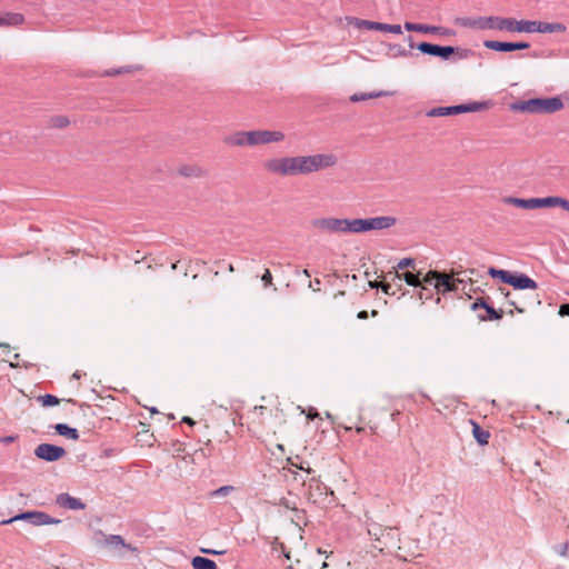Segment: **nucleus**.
<instances>
[{"instance_id": "f257e3e1", "label": "nucleus", "mask_w": 569, "mask_h": 569, "mask_svg": "<svg viewBox=\"0 0 569 569\" xmlns=\"http://www.w3.org/2000/svg\"><path fill=\"white\" fill-rule=\"evenodd\" d=\"M397 223L392 216L370 218L321 217L311 221L312 228L326 234H357L389 229Z\"/></svg>"}, {"instance_id": "f03ea898", "label": "nucleus", "mask_w": 569, "mask_h": 569, "mask_svg": "<svg viewBox=\"0 0 569 569\" xmlns=\"http://www.w3.org/2000/svg\"><path fill=\"white\" fill-rule=\"evenodd\" d=\"M338 159L332 153L270 158L263 168L270 174L280 177L306 176L335 167Z\"/></svg>"}, {"instance_id": "7ed1b4c3", "label": "nucleus", "mask_w": 569, "mask_h": 569, "mask_svg": "<svg viewBox=\"0 0 569 569\" xmlns=\"http://www.w3.org/2000/svg\"><path fill=\"white\" fill-rule=\"evenodd\" d=\"M248 430L258 438L274 436L286 423L279 407L254 406L246 413Z\"/></svg>"}, {"instance_id": "20e7f679", "label": "nucleus", "mask_w": 569, "mask_h": 569, "mask_svg": "<svg viewBox=\"0 0 569 569\" xmlns=\"http://www.w3.org/2000/svg\"><path fill=\"white\" fill-rule=\"evenodd\" d=\"M503 204L513 206L523 210H537L546 208H561L569 212V200L559 196H549L545 198H518L506 196L501 199Z\"/></svg>"}, {"instance_id": "39448f33", "label": "nucleus", "mask_w": 569, "mask_h": 569, "mask_svg": "<svg viewBox=\"0 0 569 569\" xmlns=\"http://www.w3.org/2000/svg\"><path fill=\"white\" fill-rule=\"evenodd\" d=\"M425 284H432L438 295H446L451 291L460 290V286L466 282L462 272L451 270L450 272H440L429 270L423 276Z\"/></svg>"}, {"instance_id": "423d86ee", "label": "nucleus", "mask_w": 569, "mask_h": 569, "mask_svg": "<svg viewBox=\"0 0 569 569\" xmlns=\"http://www.w3.org/2000/svg\"><path fill=\"white\" fill-rule=\"evenodd\" d=\"M512 110L528 113H553L563 108L560 98H536L512 104Z\"/></svg>"}, {"instance_id": "0eeeda50", "label": "nucleus", "mask_w": 569, "mask_h": 569, "mask_svg": "<svg viewBox=\"0 0 569 569\" xmlns=\"http://www.w3.org/2000/svg\"><path fill=\"white\" fill-rule=\"evenodd\" d=\"M488 273L492 278H499L502 282L512 286L516 290H531L538 289L537 282L523 273H512L507 270L489 268Z\"/></svg>"}, {"instance_id": "6e6552de", "label": "nucleus", "mask_w": 569, "mask_h": 569, "mask_svg": "<svg viewBox=\"0 0 569 569\" xmlns=\"http://www.w3.org/2000/svg\"><path fill=\"white\" fill-rule=\"evenodd\" d=\"M368 532L377 542L375 548L381 552L395 547L399 540L398 531L395 528H382L381 526L373 525L369 528Z\"/></svg>"}, {"instance_id": "1a4fd4ad", "label": "nucleus", "mask_w": 569, "mask_h": 569, "mask_svg": "<svg viewBox=\"0 0 569 569\" xmlns=\"http://www.w3.org/2000/svg\"><path fill=\"white\" fill-rule=\"evenodd\" d=\"M470 26L480 30H498L512 33L513 18L480 17L475 19Z\"/></svg>"}, {"instance_id": "9d476101", "label": "nucleus", "mask_w": 569, "mask_h": 569, "mask_svg": "<svg viewBox=\"0 0 569 569\" xmlns=\"http://www.w3.org/2000/svg\"><path fill=\"white\" fill-rule=\"evenodd\" d=\"M487 108L485 102H472L452 107H438L428 111V117H447L465 112H477Z\"/></svg>"}, {"instance_id": "9b49d317", "label": "nucleus", "mask_w": 569, "mask_h": 569, "mask_svg": "<svg viewBox=\"0 0 569 569\" xmlns=\"http://www.w3.org/2000/svg\"><path fill=\"white\" fill-rule=\"evenodd\" d=\"M18 520H28L33 526H43V525H51V523L60 522V520L53 519L49 515H47L42 511H27V512L17 515L11 519L3 520L1 523L7 525V523H11V522L18 521Z\"/></svg>"}, {"instance_id": "f8f14e48", "label": "nucleus", "mask_w": 569, "mask_h": 569, "mask_svg": "<svg viewBox=\"0 0 569 569\" xmlns=\"http://www.w3.org/2000/svg\"><path fill=\"white\" fill-rule=\"evenodd\" d=\"M349 24L356 27L357 29L376 30V31L391 32V33H396V34L402 33L400 24H388V23L375 22V21H369V20H362V19H358V18H352L349 21Z\"/></svg>"}, {"instance_id": "ddd939ff", "label": "nucleus", "mask_w": 569, "mask_h": 569, "mask_svg": "<svg viewBox=\"0 0 569 569\" xmlns=\"http://www.w3.org/2000/svg\"><path fill=\"white\" fill-rule=\"evenodd\" d=\"M286 134L280 130H252V147L282 142Z\"/></svg>"}, {"instance_id": "4468645a", "label": "nucleus", "mask_w": 569, "mask_h": 569, "mask_svg": "<svg viewBox=\"0 0 569 569\" xmlns=\"http://www.w3.org/2000/svg\"><path fill=\"white\" fill-rule=\"evenodd\" d=\"M34 455L41 460L57 461L64 457L66 450L59 446L41 443L34 449Z\"/></svg>"}, {"instance_id": "2eb2a0df", "label": "nucleus", "mask_w": 569, "mask_h": 569, "mask_svg": "<svg viewBox=\"0 0 569 569\" xmlns=\"http://www.w3.org/2000/svg\"><path fill=\"white\" fill-rule=\"evenodd\" d=\"M483 46L490 50L499 51V52H508L515 50H525L530 47L528 42H501L495 40H487L483 42Z\"/></svg>"}, {"instance_id": "dca6fc26", "label": "nucleus", "mask_w": 569, "mask_h": 569, "mask_svg": "<svg viewBox=\"0 0 569 569\" xmlns=\"http://www.w3.org/2000/svg\"><path fill=\"white\" fill-rule=\"evenodd\" d=\"M418 50L421 51L422 53L438 56L443 59H448L455 52L453 47H440L428 42H421L418 46Z\"/></svg>"}, {"instance_id": "f3484780", "label": "nucleus", "mask_w": 569, "mask_h": 569, "mask_svg": "<svg viewBox=\"0 0 569 569\" xmlns=\"http://www.w3.org/2000/svg\"><path fill=\"white\" fill-rule=\"evenodd\" d=\"M505 297L508 299L509 305L515 307L518 312H523L528 306H539L540 299L537 293L530 296L526 301L510 298V292H506Z\"/></svg>"}, {"instance_id": "a211bd4d", "label": "nucleus", "mask_w": 569, "mask_h": 569, "mask_svg": "<svg viewBox=\"0 0 569 569\" xmlns=\"http://www.w3.org/2000/svg\"><path fill=\"white\" fill-rule=\"evenodd\" d=\"M26 21L19 12H0V27H19Z\"/></svg>"}, {"instance_id": "6ab92c4d", "label": "nucleus", "mask_w": 569, "mask_h": 569, "mask_svg": "<svg viewBox=\"0 0 569 569\" xmlns=\"http://www.w3.org/2000/svg\"><path fill=\"white\" fill-rule=\"evenodd\" d=\"M57 503L64 509L71 510H81L84 508V503L80 499L74 498L68 493L59 495L57 497Z\"/></svg>"}, {"instance_id": "aec40b11", "label": "nucleus", "mask_w": 569, "mask_h": 569, "mask_svg": "<svg viewBox=\"0 0 569 569\" xmlns=\"http://www.w3.org/2000/svg\"><path fill=\"white\" fill-rule=\"evenodd\" d=\"M395 276L398 279L405 280L408 286L421 287L422 289H426V287L422 286L425 282H423V277L420 278V272L415 273L413 271L406 270V271L395 272Z\"/></svg>"}, {"instance_id": "412c9836", "label": "nucleus", "mask_w": 569, "mask_h": 569, "mask_svg": "<svg viewBox=\"0 0 569 569\" xmlns=\"http://www.w3.org/2000/svg\"><path fill=\"white\" fill-rule=\"evenodd\" d=\"M229 143L236 147H252V130L236 132L230 137Z\"/></svg>"}, {"instance_id": "4be33fe9", "label": "nucleus", "mask_w": 569, "mask_h": 569, "mask_svg": "<svg viewBox=\"0 0 569 569\" xmlns=\"http://www.w3.org/2000/svg\"><path fill=\"white\" fill-rule=\"evenodd\" d=\"M567 27L560 22H541L537 21L536 32L540 33H562L566 32Z\"/></svg>"}, {"instance_id": "5701e85b", "label": "nucleus", "mask_w": 569, "mask_h": 569, "mask_svg": "<svg viewBox=\"0 0 569 569\" xmlns=\"http://www.w3.org/2000/svg\"><path fill=\"white\" fill-rule=\"evenodd\" d=\"M104 543L108 547H113L116 549H120L119 555H122L121 549H128L131 551H137L136 548L131 547L130 545H127L121 536L118 535H111L107 536L104 538Z\"/></svg>"}, {"instance_id": "b1692460", "label": "nucleus", "mask_w": 569, "mask_h": 569, "mask_svg": "<svg viewBox=\"0 0 569 569\" xmlns=\"http://www.w3.org/2000/svg\"><path fill=\"white\" fill-rule=\"evenodd\" d=\"M512 33L518 32H526V33H535L537 21H529V20H517L513 18V26H512Z\"/></svg>"}, {"instance_id": "393cba45", "label": "nucleus", "mask_w": 569, "mask_h": 569, "mask_svg": "<svg viewBox=\"0 0 569 569\" xmlns=\"http://www.w3.org/2000/svg\"><path fill=\"white\" fill-rule=\"evenodd\" d=\"M420 32L421 33L439 34L442 37H451L455 34V31L451 29L438 27V26H429V24H421Z\"/></svg>"}, {"instance_id": "a878e982", "label": "nucleus", "mask_w": 569, "mask_h": 569, "mask_svg": "<svg viewBox=\"0 0 569 569\" xmlns=\"http://www.w3.org/2000/svg\"><path fill=\"white\" fill-rule=\"evenodd\" d=\"M180 176L199 178L203 176V170L196 164H183L178 169Z\"/></svg>"}, {"instance_id": "bb28decb", "label": "nucleus", "mask_w": 569, "mask_h": 569, "mask_svg": "<svg viewBox=\"0 0 569 569\" xmlns=\"http://www.w3.org/2000/svg\"><path fill=\"white\" fill-rule=\"evenodd\" d=\"M56 431L68 439L71 440H78L79 439V432L77 429L69 427L64 423H58L54 426Z\"/></svg>"}, {"instance_id": "cd10ccee", "label": "nucleus", "mask_w": 569, "mask_h": 569, "mask_svg": "<svg viewBox=\"0 0 569 569\" xmlns=\"http://www.w3.org/2000/svg\"><path fill=\"white\" fill-rule=\"evenodd\" d=\"M391 96V92L389 91H378V92H370V93H355L350 97V100L352 102H359L368 99H375L380 97H388Z\"/></svg>"}, {"instance_id": "c85d7f7f", "label": "nucleus", "mask_w": 569, "mask_h": 569, "mask_svg": "<svg viewBox=\"0 0 569 569\" xmlns=\"http://www.w3.org/2000/svg\"><path fill=\"white\" fill-rule=\"evenodd\" d=\"M191 565L193 569H217V565L213 560L199 556L192 559Z\"/></svg>"}, {"instance_id": "c756f323", "label": "nucleus", "mask_w": 569, "mask_h": 569, "mask_svg": "<svg viewBox=\"0 0 569 569\" xmlns=\"http://www.w3.org/2000/svg\"><path fill=\"white\" fill-rule=\"evenodd\" d=\"M471 423H472V433H473L475 438L477 439V441L480 445H487L489 441V437H490L489 432L481 429L477 422L471 421Z\"/></svg>"}, {"instance_id": "7c9ffc66", "label": "nucleus", "mask_w": 569, "mask_h": 569, "mask_svg": "<svg viewBox=\"0 0 569 569\" xmlns=\"http://www.w3.org/2000/svg\"><path fill=\"white\" fill-rule=\"evenodd\" d=\"M49 126L54 129H64L70 126V119L67 116H53L49 120Z\"/></svg>"}, {"instance_id": "2f4dec72", "label": "nucleus", "mask_w": 569, "mask_h": 569, "mask_svg": "<svg viewBox=\"0 0 569 569\" xmlns=\"http://www.w3.org/2000/svg\"><path fill=\"white\" fill-rule=\"evenodd\" d=\"M489 300L490 298H479L477 299L472 305H471V309L473 311H483V312H480L481 315H488V308H492L489 303Z\"/></svg>"}, {"instance_id": "473e14b6", "label": "nucleus", "mask_w": 569, "mask_h": 569, "mask_svg": "<svg viewBox=\"0 0 569 569\" xmlns=\"http://www.w3.org/2000/svg\"><path fill=\"white\" fill-rule=\"evenodd\" d=\"M503 316V311L496 310L493 308H488V315H481L478 313L477 317L480 321H488V320H500Z\"/></svg>"}, {"instance_id": "72a5a7b5", "label": "nucleus", "mask_w": 569, "mask_h": 569, "mask_svg": "<svg viewBox=\"0 0 569 569\" xmlns=\"http://www.w3.org/2000/svg\"><path fill=\"white\" fill-rule=\"evenodd\" d=\"M415 267H416V264H415V260L413 259H411V258H403L395 267V270H396L395 272L406 271L409 268L415 270Z\"/></svg>"}, {"instance_id": "f704fd0d", "label": "nucleus", "mask_w": 569, "mask_h": 569, "mask_svg": "<svg viewBox=\"0 0 569 569\" xmlns=\"http://www.w3.org/2000/svg\"><path fill=\"white\" fill-rule=\"evenodd\" d=\"M39 401L44 407L56 406L60 402V400L56 396H52V395L41 396V397H39Z\"/></svg>"}, {"instance_id": "c9c22d12", "label": "nucleus", "mask_w": 569, "mask_h": 569, "mask_svg": "<svg viewBox=\"0 0 569 569\" xmlns=\"http://www.w3.org/2000/svg\"><path fill=\"white\" fill-rule=\"evenodd\" d=\"M553 550L560 557H569V542H562L553 547Z\"/></svg>"}, {"instance_id": "e433bc0d", "label": "nucleus", "mask_w": 569, "mask_h": 569, "mask_svg": "<svg viewBox=\"0 0 569 569\" xmlns=\"http://www.w3.org/2000/svg\"><path fill=\"white\" fill-rule=\"evenodd\" d=\"M233 490H234V487H232V486H222V487L216 489L212 492V496L213 497H224V496H228L229 493H231Z\"/></svg>"}, {"instance_id": "4c0bfd02", "label": "nucleus", "mask_w": 569, "mask_h": 569, "mask_svg": "<svg viewBox=\"0 0 569 569\" xmlns=\"http://www.w3.org/2000/svg\"><path fill=\"white\" fill-rule=\"evenodd\" d=\"M370 287L371 288H381V290L387 293V295H391V284L390 283H386V282H370Z\"/></svg>"}, {"instance_id": "58836bf2", "label": "nucleus", "mask_w": 569, "mask_h": 569, "mask_svg": "<svg viewBox=\"0 0 569 569\" xmlns=\"http://www.w3.org/2000/svg\"><path fill=\"white\" fill-rule=\"evenodd\" d=\"M261 280H262L264 287L272 286V273L269 269L264 270V272L261 277Z\"/></svg>"}, {"instance_id": "ea45409f", "label": "nucleus", "mask_w": 569, "mask_h": 569, "mask_svg": "<svg viewBox=\"0 0 569 569\" xmlns=\"http://www.w3.org/2000/svg\"><path fill=\"white\" fill-rule=\"evenodd\" d=\"M405 29L408 31L420 32L421 23L406 22Z\"/></svg>"}, {"instance_id": "a19ab883", "label": "nucleus", "mask_w": 569, "mask_h": 569, "mask_svg": "<svg viewBox=\"0 0 569 569\" xmlns=\"http://www.w3.org/2000/svg\"><path fill=\"white\" fill-rule=\"evenodd\" d=\"M559 316L566 317L569 316V303L561 305L558 311Z\"/></svg>"}, {"instance_id": "79ce46f5", "label": "nucleus", "mask_w": 569, "mask_h": 569, "mask_svg": "<svg viewBox=\"0 0 569 569\" xmlns=\"http://www.w3.org/2000/svg\"><path fill=\"white\" fill-rule=\"evenodd\" d=\"M124 72H131V69L130 68H121L114 72H108V74H119V73H124Z\"/></svg>"}, {"instance_id": "37998d69", "label": "nucleus", "mask_w": 569, "mask_h": 569, "mask_svg": "<svg viewBox=\"0 0 569 569\" xmlns=\"http://www.w3.org/2000/svg\"><path fill=\"white\" fill-rule=\"evenodd\" d=\"M201 552L209 553V555H220V553H222L221 551H216V550L204 549V548L201 549Z\"/></svg>"}, {"instance_id": "c03bdc74", "label": "nucleus", "mask_w": 569, "mask_h": 569, "mask_svg": "<svg viewBox=\"0 0 569 569\" xmlns=\"http://www.w3.org/2000/svg\"><path fill=\"white\" fill-rule=\"evenodd\" d=\"M319 415L317 411H312V409L309 410L307 417L308 419H313V418H317Z\"/></svg>"}, {"instance_id": "a18cd8bd", "label": "nucleus", "mask_w": 569, "mask_h": 569, "mask_svg": "<svg viewBox=\"0 0 569 569\" xmlns=\"http://www.w3.org/2000/svg\"><path fill=\"white\" fill-rule=\"evenodd\" d=\"M359 319H367L368 318V312L366 310H362L358 313L357 316Z\"/></svg>"}, {"instance_id": "49530a36", "label": "nucleus", "mask_w": 569, "mask_h": 569, "mask_svg": "<svg viewBox=\"0 0 569 569\" xmlns=\"http://www.w3.org/2000/svg\"><path fill=\"white\" fill-rule=\"evenodd\" d=\"M4 443H10L12 441H14V437L12 436H8V437H4L1 439Z\"/></svg>"}, {"instance_id": "de8ad7c7", "label": "nucleus", "mask_w": 569, "mask_h": 569, "mask_svg": "<svg viewBox=\"0 0 569 569\" xmlns=\"http://www.w3.org/2000/svg\"><path fill=\"white\" fill-rule=\"evenodd\" d=\"M182 421H183V422H186V423H188V425H190V426L194 425V421H193L191 418H189V417H184V418L182 419Z\"/></svg>"}, {"instance_id": "09e8293b", "label": "nucleus", "mask_w": 569, "mask_h": 569, "mask_svg": "<svg viewBox=\"0 0 569 569\" xmlns=\"http://www.w3.org/2000/svg\"><path fill=\"white\" fill-rule=\"evenodd\" d=\"M84 373H81L79 370H77L73 375H72V378L74 379H80Z\"/></svg>"}, {"instance_id": "8fccbe9b", "label": "nucleus", "mask_w": 569, "mask_h": 569, "mask_svg": "<svg viewBox=\"0 0 569 569\" xmlns=\"http://www.w3.org/2000/svg\"><path fill=\"white\" fill-rule=\"evenodd\" d=\"M0 348L9 349L10 346L8 343L0 342Z\"/></svg>"}, {"instance_id": "3c124183", "label": "nucleus", "mask_w": 569, "mask_h": 569, "mask_svg": "<svg viewBox=\"0 0 569 569\" xmlns=\"http://www.w3.org/2000/svg\"><path fill=\"white\" fill-rule=\"evenodd\" d=\"M228 270H229L230 272H233V271H234V267H233V264H232V263H230V264H229Z\"/></svg>"}, {"instance_id": "603ef678", "label": "nucleus", "mask_w": 569, "mask_h": 569, "mask_svg": "<svg viewBox=\"0 0 569 569\" xmlns=\"http://www.w3.org/2000/svg\"><path fill=\"white\" fill-rule=\"evenodd\" d=\"M303 273H305V276H307L308 278L310 277V273H309V271H308L307 269H305V270H303Z\"/></svg>"}, {"instance_id": "864d4df0", "label": "nucleus", "mask_w": 569, "mask_h": 569, "mask_svg": "<svg viewBox=\"0 0 569 569\" xmlns=\"http://www.w3.org/2000/svg\"><path fill=\"white\" fill-rule=\"evenodd\" d=\"M328 567V563L327 562H323L322 566H321V569H325Z\"/></svg>"}, {"instance_id": "5fc2aeb1", "label": "nucleus", "mask_w": 569, "mask_h": 569, "mask_svg": "<svg viewBox=\"0 0 569 569\" xmlns=\"http://www.w3.org/2000/svg\"><path fill=\"white\" fill-rule=\"evenodd\" d=\"M378 312L376 310H372V316H377Z\"/></svg>"}, {"instance_id": "6e6d98bb", "label": "nucleus", "mask_w": 569, "mask_h": 569, "mask_svg": "<svg viewBox=\"0 0 569 569\" xmlns=\"http://www.w3.org/2000/svg\"><path fill=\"white\" fill-rule=\"evenodd\" d=\"M318 283H320V280L317 279L315 286H318Z\"/></svg>"}, {"instance_id": "4d7b16f0", "label": "nucleus", "mask_w": 569, "mask_h": 569, "mask_svg": "<svg viewBox=\"0 0 569 569\" xmlns=\"http://www.w3.org/2000/svg\"><path fill=\"white\" fill-rule=\"evenodd\" d=\"M318 283H320V280L317 279L315 286H318Z\"/></svg>"}]
</instances>
